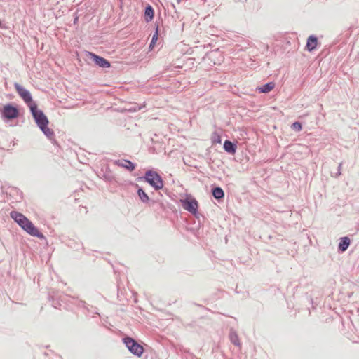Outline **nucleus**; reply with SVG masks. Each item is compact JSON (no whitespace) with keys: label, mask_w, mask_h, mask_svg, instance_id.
<instances>
[{"label":"nucleus","mask_w":359,"mask_h":359,"mask_svg":"<svg viewBox=\"0 0 359 359\" xmlns=\"http://www.w3.org/2000/svg\"><path fill=\"white\" fill-rule=\"evenodd\" d=\"M123 342L133 354L138 357L142 355L144 352L142 346L137 344L133 338L126 337L123 339Z\"/></svg>","instance_id":"nucleus-4"},{"label":"nucleus","mask_w":359,"mask_h":359,"mask_svg":"<svg viewBox=\"0 0 359 359\" xmlns=\"http://www.w3.org/2000/svg\"><path fill=\"white\" fill-rule=\"evenodd\" d=\"M15 88L19 95L22 98L25 102L28 104L29 109H31L32 104L36 103L32 101V97L29 92L25 90L18 83H15Z\"/></svg>","instance_id":"nucleus-5"},{"label":"nucleus","mask_w":359,"mask_h":359,"mask_svg":"<svg viewBox=\"0 0 359 359\" xmlns=\"http://www.w3.org/2000/svg\"><path fill=\"white\" fill-rule=\"evenodd\" d=\"M116 164L118 166H120V167H122V168H124L128 170L129 171H133L135 168V165L131 161H130L128 160H125V159L118 160V161H116Z\"/></svg>","instance_id":"nucleus-9"},{"label":"nucleus","mask_w":359,"mask_h":359,"mask_svg":"<svg viewBox=\"0 0 359 359\" xmlns=\"http://www.w3.org/2000/svg\"><path fill=\"white\" fill-rule=\"evenodd\" d=\"M40 129L43 132V133L49 138H53L54 136L53 131L48 127V125H44V126H41Z\"/></svg>","instance_id":"nucleus-17"},{"label":"nucleus","mask_w":359,"mask_h":359,"mask_svg":"<svg viewBox=\"0 0 359 359\" xmlns=\"http://www.w3.org/2000/svg\"><path fill=\"white\" fill-rule=\"evenodd\" d=\"M158 32L156 31V33L152 36V39H151V41L150 46H149L150 48H152V47L154 46L156 41L158 39Z\"/></svg>","instance_id":"nucleus-20"},{"label":"nucleus","mask_w":359,"mask_h":359,"mask_svg":"<svg viewBox=\"0 0 359 359\" xmlns=\"http://www.w3.org/2000/svg\"><path fill=\"white\" fill-rule=\"evenodd\" d=\"M318 45V39L313 36H310L307 39L306 48L309 51L313 50Z\"/></svg>","instance_id":"nucleus-10"},{"label":"nucleus","mask_w":359,"mask_h":359,"mask_svg":"<svg viewBox=\"0 0 359 359\" xmlns=\"http://www.w3.org/2000/svg\"><path fill=\"white\" fill-rule=\"evenodd\" d=\"M292 127L295 130H302V124L299 122H295L292 124Z\"/></svg>","instance_id":"nucleus-21"},{"label":"nucleus","mask_w":359,"mask_h":359,"mask_svg":"<svg viewBox=\"0 0 359 359\" xmlns=\"http://www.w3.org/2000/svg\"><path fill=\"white\" fill-rule=\"evenodd\" d=\"M210 140L212 144H221L222 142L221 136L217 132H213L211 134Z\"/></svg>","instance_id":"nucleus-15"},{"label":"nucleus","mask_w":359,"mask_h":359,"mask_svg":"<svg viewBox=\"0 0 359 359\" xmlns=\"http://www.w3.org/2000/svg\"><path fill=\"white\" fill-rule=\"evenodd\" d=\"M89 55L93 61L100 67L108 68L110 67V62L104 57L98 56L92 53H89Z\"/></svg>","instance_id":"nucleus-8"},{"label":"nucleus","mask_w":359,"mask_h":359,"mask_svg":"<svg viewBox=\"0 0 359 359\" xmlns=\"http://www.w3.org/2000/svg\"><path fill=\"white\" fill-rule=\"evenodd\" d=\"M182 206L190 212L195 213L198 208V203L194 198H187L182 201Z\"/></svg>","instance_id":"nucleus-7"},{"label":"nucleus","mask_w":359,"mask_h":359,"mask_svg":"<svg viewBox=\"0 0 359 359\" xmlns=\"http://www.w3.org/2000/svg\"><path fill=\"white\" fill-rule=\"evenodd\" d=\"M145 181L147 182L155 189H161L163 182L161 176L155 171L149 170L145 173Z\"/></svg>","instance_id":"nucleus-2"},{"label":"nucleus","mask_w":359,"mask_h":359,"mask_svg":"<svg viewBox=\"0 0 359 359\" xmlns=\"http://www.w3.org/2000/svg\"><path fill=\"white\" fill-rule=\"evenodd\" d=\"M30 111L35 119L37 126L39 128L44 126V125L48 124V118L45 116L42 111L38 109L37 105L36 104H32Z\"/></svg>","instance_id":"nucleus-3"},{"label":"nucleus","mask_w":359,"mask_h":359,"mask_svg":"<svg viewBox=\"0 0 359 359\" xmlns=\"http://www.w3.org/2000/svg\"><path fill=\"white\" fill-rule=\"evenodd\" d=\"M275 87V83L273 82H269L261 87L259 88V90L261 93H266L271 91Z\"/></svg>","instance_id":"nucleus-12"},{"label":"nucleus","mask_w":359,"mask_h":359,"mask_svg":"<svg viewBox=\"0 0 359 359\" xmlns=\"http://www.w3.org/2000/svg\"><path fill=\"white\" fill-rule=\"evenodd\" d=\"M212 195L216 199H220L224 197V193L222 188L216 187L212 190Z\"/></svg>","instance_id":"nucleus-16"},{"label":"nucleus","mask_w":359,"mask_h":359,"mask_svg":"<svg viewBox=\"0 0 359 359\" xmlns=\"http://www.w3.org/2000/svg\"><path fill=\"white\" fill-rule=\"evenodd\" d=\"M224 150L231 154H234L236 151V147L229 140H226L224 143Z\"/></svg>","instance_id":"nucleus-11"},{"label":"nucleus","mask_w":359,"mask_h":359,"mask_svg":"<svg viewBox=\"0 0 359 359\" xmlns=\"http://www.w3.org/2000/svg\"><path fill=\"white\" fill-rule=\"evenodd\" d=\"M10 215L11 217L13 219L15 222L27 233L39 238H43V235L39 231V230L22 213L17 211H12L10 213Z\"/></svg>","instance_id":"nucleus-1"},{"label":"nucleus","mask_w":359,"mask_h":359,"mask_svg":"<svg viewBox=\"0 0 359 359\" xmlns=\"http://www.w3.org/2000/svg\"><path fill=\"white\" fill-rule=\"evenodd\" d=\"M230 339H231V342L233 344H235L236 346H240V341H239L238 337L235 333H231L230 334Z\"/></svg>","instance_id":"nucleus-19"},{"label":"nucleus","mask_w":359,"mask_h":359,"mask_svg":"<svg viewBox=\"0 0 359 359\" xmlns=\"http://www.w3.org/2000/svg\"><path fill=\"white\" fill-rule=\"evenodd\" d=\"M154 10L151 6H149L146 8L144 15L145 19L147 22L151 21L154 18Z\"/></svg>","instance_id":"nucleus-14"},{"label":"nucleus","mask_w":359,"mask_h":359,"mask_svg":"<svg viewBox=\"0 0 359 359\" xmlns=\"http://www.w3.org/2000/svg\"><path fill=\"white\" fill-rule=\"evenodd\" d=\"M349 245H350L349 238L348 237H344L341 239V242L339 243V248L342 252H344L345 250H347Z\"/></svg>","instance_id":"nucleus-13"},{"label":"nucleus","mask_w":359,"mask_h":359,"mask_svg":"<svg viewBox=\"0 0 359 359\" xmlns=\"http://www.w3.org/2000/svg\"><path fill=\"white\" fill-rule=\"evenodd\" d=\"M137 194L142 201L147 202L149 201V196L142 189H139Z\"/></svg>","instance_id":"nucleus-18"},{"label":"nucleus","mask_w":359,"mask_h":359,"mask_svg":"<svg viewBox=\"0 0 359 359\" xmlns=\"http://www.w3.org/2000/svg\"><path fill=\"white\" fill-rule=\"evenodd\" d=\"M2 114L8 119H13L18 117V111L15 107L11 104H6L4 107Z\"/></svg>","instance_id":"nucleus-6"}]
</instances>
